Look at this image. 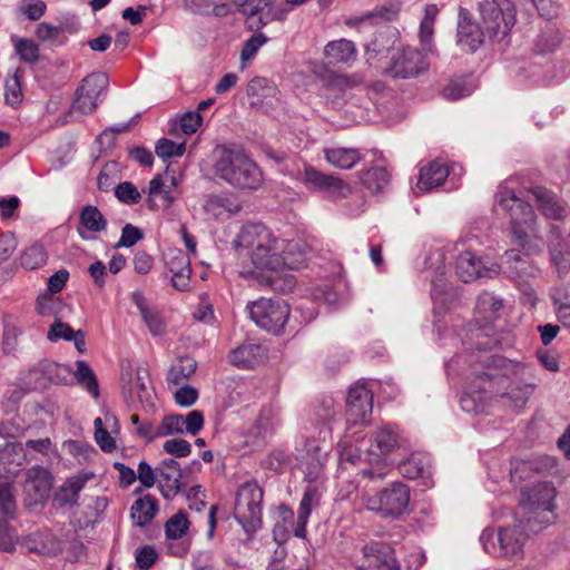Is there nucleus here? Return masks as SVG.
Segmentation results:
<instances>
[{"label": "nucleus", "instance_id": "ddd939ff", "mask_svg": "<svg viewBox=\"0 0 570 570\" xmlns=\"http://www.w3.org/2000/svg\"><path fill=\"white\" fill-rule=\"evenodd\" d=\"M489 39V33L485 26H480L473 20L471 12L468 9L460 8L458 28H456V42L462 50L466 52L476 51Z\"/></svg>", "mask_w": 570, "mask_h": 570}, {"label": "nucleus", "instance_id": "e433bc0d", "mask_svg": "<svg viewBox=\"0 0 570 570\" xmlns=\"http://www.w3.org/2000/svg\"><path fill=\"white\" fill-rule=\"evenodd\" d=\"M73 375L77 383L83 386L89 394L95 399L99 397L100 391L96 374L86 361L79 360L76 362Z\"/></svg>", "mask_w": 570, "mask_h": 570}, {"label": "nucleus", "instance_id": "de8ad7c7", "mask_svg": "<svg viewBox=\"0 0 570 570\" xmlns=\"http://www.w3.org/2000/svg\"><path fill=\"white\" fill-rule=\"evenodd\" d=\"M40 368L48 375V379L56 384H63L67 382V376L72 372L69 365L59 364L56 362L43 361L40 363Z\"/></svg>", "mask_w": 570, "mask_h": 570}, {"label": "nucleus", "instance_id": "f8f14e48", "mask_svg": "<svg viewBox=\"0 0 570 570\" xmlns=\"http://www.w3.org/2000/svg\"><path fill=\"white\" fill-rule=\"evenodd\" d=\"M455 273L463 283L478 278H492L500 273V267L490 258H479L472 252H463L455 264Z\"/></svg>", "mask_w": 570, "mask_h": 570}, {"label": "nucleus", "instance_id": "7c9ffc66", "mask_svg": "<svg viewBox=\"0 0 570 570\" xmlns=\"http://www.w3.org/2000/svg\"><path fill=\"white\" fill-rule=\"evenodd\" d=\"M448 176V167L438 160H433L420 169L417 188L423 191H429L442 185Z\"/></svg>", "mask_w": 570, "mask_h": 570}, {"label": "nucleus", "instance_id": "13d9d810", "mask_svg": "<svg viewBox=\"0 0 570 570\" xmlns=\"http://www.w3.org/2000/svg\"><path fill=\"white\" fill-rule=\"evenodd\" d=\"M135 558L140 570H149L156 563L158 553L153 546H144L136 550Z\"/></svg>", "mask_w": 570, "mask_h": 570}, {"label": "nucleus", "instance_id": "c85d7f7f", "mask_svg": "<svg viewBox=\"0 0 570 570\" xmlns=\"http://www.w3.org/2000/svg\"><path fill=\"white\" fill-rule=\"evenodd\" d=\"M321 499V493L315 487L308 485L303 494L297 511V520L294 528V535L301 539L306 537V525L312 512V508L317 505Z\"/></svg>", "mask_w": 570, "mask_h": 570}, {"label": "nucleus", "instance_id": "1a4fd4ad", "mask_svg": "<svg viewBox=\"0 0 570 570\" xmlns=\"http://www.w3.org/2000/svg\"><path fill=\"white\" fill-rule=\"evenodd\" d=\"M247 309L257 326L275 335L283 332L291 314L288 304L281 298H261L249 303Z\"/></svg>", "mask_w": 570, "mask_h": 570}, {"label": "nucleus", "instance_id": "58836bf2", "mask_svg": "<svg viewBox=\"0 0 570 570\" xmlns=\"http://www.w3.org/2000/svg\"><path fill=\"white\" fill-rule=\"evenodd\" d=\"M400 472L409 479L424 478L428 471V460L420 453H414L400 465Z\"/></svg>", "mask_w": 570, "mask_h": 570}, {"label": "nucleus", "instance_id": "0e129e2a", "mask_svg": "<svg viewBox=\"0 0 570 570\" xmlns=\"http://www.w3.org/2000/svg\"><path fill=\"white\" fill-rule=\"evenodd\" d=\"M141 316L153 335H161L165 332V325L158 313L139 305Z\"/></svg>", "mask_w": 570, "mask_h": 570}, {"label": "nucleus", "instance_id": "c9c22d12", "mask_svg": "<svg viewBox=\"0 0 570 570\" xmlns=\"http://www.w3.org/2000/svg\"><path fill=\"white\" fill-rule=\"evenodd\" d=\"M332 174H325L317 170L313 166H304L299 173V180L306 186L307 189L313 191L323 193L328 187V181H332Z\"/></svg>", "mask_w": 570, "mask_h": 570}, {"label": "nucleus", "instance_id": "f3484780", "mask_svg": "<svg viewBox=\"0 0 570 570\" xmlns=\"http://www.w3.org/2000/svg\"><path fill=\"white\" fill-rule=\"evenodd\" d=\"M156 472L163 497L167 500L175 498L183 488L179 463L173 458L165 459L156 466Z\"/></svg>", "mask_w": 570, "mask_h": 570}, {"label": "nucleus", "instance_id": "69168bd1", "mask_svg": "<svg viewBox=\"0 0 570 570\" xmlns=\"http://www.w3.org/2000/svg\"><path fill=\"white\" fill-rule=\"evenodd\" d=\"M433 32H434V24L424 21H421L420 24V43L422 46V50L426 53H430L431 56L436 53L434 43H433Z\"/></svg>", "mask_w": 570, "mask_h": 570}, {"label": "nucleus", "instance_id": "338daca9", "mask_svg": "<svg viewBox=\"0 0 570 570\" xmlns=\"http://www.w3.org/2000/svg\"><path fill=\"white\" fill-rule=\"evenodd\" d=\"M46 8V3L41 0H24L20 4L19 10L28 19L38 20L45 14Z\"/></svg>", "mask_w": 570, "mask_h": 570}, {"label": "nucleus", "instance_id": "c03bdc74", "mask_svg": "<svg viewBox=\"0 0 570 570\" xmlns=\"http://www.w3.org/2000/svg\"><path fill=\"white\" fill-rule=\"evenodd\" d=\"M17 510L12 483L0 481V514L4 519L14 518Z\"/></svg>", "mask_w": 570, "mask_h": 570}, {"label": "nucleus", "instance_id": "6e6d98bb", "mask_svg": "<svg viewBox=\"0 0 570 570\" xmlns=\"http://www.w3.org/2000/svg\"><path fill=\"white\" fill-rule=\"evenodd\" d=\"M472 87H468L464 79H452L443 88V97L448 100H458L472 92Z\"/></svg>", "mask_w": 570, "mask_h": 570}, {"label": "nucleus", "instance_id": "9d476101", "mask_svg": "<svg viewBox=\"0 0 570 570\" xmlns=\"http://www.w3.org/2000/svg\"><path fill=\"white\" fill-rule=\"evenodd\" d=\"M109 79L104 72H95L86 77L77 88L70 112L88 115L98 107V101L106 94Z\"/></svg>", "mask_w": 570, "mask_h": 570}, {"label": "nucleus", "instance_id": "a211bd4d", "mask_svg": "<svg viewBox=\"0 0 570 570\" xmlns=\"http://www.w3.org/2000/svg\"><path fill=\"white\" fill-rule=\"evenodd\" d=\"M165 263L173 274V286L179 291H186L189 287L191 275L189 256L181 249H169L165 254Z\"/></svg>", "mask_w": 570, "mask_h": 570}, {"label": "nucleus", "instance_id": "9b49d317", "mask_svg": "<svg viewBox=\"0 0 570 570\" xmlns=\"http://www.w3.org/2000/svg\"><path fill=\"white\" fill-rule=\"evenodd\" d=\"M430 53L415 48H406L392 56L385 73L393 78H413L428 71Z\"/></svg>", "mask_w": 570, "mask_h": 570}, {"label": "nucleus", "instance_id": "6ab92c4d", "mask_svg": "<svg viewBox=\"0 0 570 570\" xmlns=\"http://www.w3.org/2000/svg\"><path fill=\"white\" fill-rule=\"evenodd\" d=\"M527 528L529 529L528 524ZM528 538L523 521L513 527L501 528L498 533L499 553L498 556L514 558L522 554V547Z\"/></svg>", "mask_w": 570, "mask_h": 570}, {"label": "nucleus", "instance_id": "e2e57ef3", "mask_svg": "<svg viewBox=\"0 0 570 570\" xmlns=\"http://www.w3.org/2000/svg\"><path fill=\"white\" fill-rule=\"evenodd\" d=\"M163 449L166 453L176 458L188 456L191 452V445L184 439H169L164 442Z\"/></svg>", "mask_w": 570, "mask_h": 570}, {"label": "nucleus", "instance_id": "603ef678", "mask_svg": "<svg viewBox=\"0 0 570 570\" xmlns=\"http://www.w3.org/2000/svg\"><path fill=\"white\" fill-rule=\"evenodd\" d=\"M16 53L20 59L28 63H33L39 59V47L30 39H19L14 42Z\"/></svg>", "mask_w": 570, "mask_h": 570}, {"label": "nucleus", "instance_id": "ea45409f", "mask_svg": "<svg viewBox=\"0 0 570 570\" xmlns=\"http://www.w3.org/2000/svg\"><path fill=\"white\" fill-rule=\"evenodd\" d=\"M47 262V253L45 247L39 243L28 246L20 256V264L26 269H37Z\"/></svg>", "mask_w": 570, "mask_h": 570}, {"label": "nucleus", "instance_id": "20e7f679", "mask_svg": "<svg viewBox=\"0 0 570 570\" xmlns=\"http://www.w3.org/2000/svg\"><path fill=\"white\" fill-rule=\"evenodd\" d=\"M473 354H460L446 363L448 373L458 372L464 377L468 391L461 396L460 404L465 412H476V401L483 400V394L494 392L493 385L498 376L492 372L482 371L474 364Z\"/></svg>", "mask_w": 570, "mask_h": 570}, {"label": "nucleus", "instance_id": "09e8293b", "mask_svg": "<svg viewBox=\"0 0 570 570\" xmlns=\"http://www.w3.org/2000/svg\"><path fill=\"white\" fill-rule=\"evenodd\" d=\"M23 71L21 69H17L13 76L6 81V102L12 107H16L20 104L22 98L21 91V78Z\"/></svg>", "mask_w": 570, "mask_h": 570}, {"label": "nucleus", "instance_id": "f03ea898", "mask_svg": "<svg viewBox=\"0 0 570 570\" xmlns=\"http://www.w3.org/2000/svg\"><path fill=\"white\" fill-rule=\"evenodd\" d=\"M233 243L237 249L246 250L259 276L271 268L297 269L305 264L303 254H295L298 243L277 238L262 224L245 225Z\"/></svg>", "mask_w": 570, "mask_h": 570}, {"label": "nucleus", "instance_id": "052dcab7", "mask_svg": "<svg viewBox=\"0 0 570 570\" xmlns=\"http://www.w3.org/2000/svg\"><path fill=\"white\" fill-rule=\"evenodd\" d=\"M170 191H171L170 188L165 185L161 176L160 175L155 176L149 181L148 199H147L149 207L150 208L157 207V205L154 203V197H156L158 195H164V197L167 200H171V198L169 196Z\"/></svg>", "mask_w": 570, "mask_h": 570}, {"label": "nucleus", "instance_id": "aec40b11", "mask_svg": "<svg viewBox=\"0 0 570 570\" xmlns=\"http://www.w3.org/2000/svg\"><path fill=\"white\" fill-rule=\"evenodd\" d=\"M203 208L213 218L224 220L239 213L242 205L232 194L222 193L206 196Z\"/></svg>", "mask_w": 570, "mask_h": 570}, {"label": "nucleus", "instance_id": "f704fd0d", "mask_svg": "<svg viewBox=\"0 0 570 570\" xmlns=\"http://www.w3.org/2000/svg\"><path fill=\"white\" fill-rule=\"evenodd\" d=\"M158 510L157 500L150 494L137 499L131 507V518L138 527H145Z\"/></svg>", "mask_w": 570, "mask_h": 570}, {"label": "nucleus", "instance_id": "393cba45", "mask_svg": "<svg viewBox=\"0 0 570 570\" xmlns=\"http://www.w3.org/2000/svg\"><path fill=\"white\" fill-rule=\"evenodd\" d=\"M267 357V351L263 345L248 343L238 346L229 354V362L240 368H253Z\"/></svg>", "mask_w": 570, "mask_h": 570}, {"label": "nucleus", "instance_id": "2f4dec72", "mask_svg": "<svg viewBox=\"0 0 570 570\" xmlns=\"http://www.w3.org/2000/svg\"><path fill=\"white\" fill-rule=\"evenodd\" d=\"M326 161L338 169H351L361 159V153L357 148L350 147H328L324 149Z\"/></svg>", "mask_w": 570, "mask_h": 570}, {"label": "nucleus", "instance_id": "4468645a", "mask_svg": "<svg viewBox=\"0 0 570 570\" xmlns=\"http://www.w3.org/2000/svg\"><path fill=\"white\" fill-rule=\"evenodd\" d=\"M363 562L366 570H401L391 544L371 540L361 548Z\"/></svg>", "mask_w": 570, "mask_h": 570}, {"label": "nucleus", "instance_id": "774afa93", "mask_svg": "<svg viewBox=\"0 0 570 570\" xmlns=\"http://www.w3.org/2000/svg\"><path fill=\"white\" fill-rule=\"evenodd\" d=\"M185 432L191 435H196L204 428V414L202 411L194 410L187 415H183Z\"/></svg>", "mask_w": 570, "mask_h": 570}, {"label": "nucleus", "instance_id": "cd10ccee", "mask_svg": "<svg viewBox=\"0 0 570 570\" xmlns=\"http://www.w3.org/2000/svg\"><path fill=\"white\" fill-rule=\"evenodd\" d=\"M107 228V220L97 206L86 205L79 214V236L87 240L90 236L87 233H101Z\"/></svg>", "mask_w": 570, "mask_h": 570}, {"label": "nucleus", "instance_id": "a18cd8bd", "mask_svg": "<svg viewBox=\"0 0 570 570\" xmlns=\"http://www.w3.org/2000/svg\"><path fill=\"white\" fill-rule=\"evenodd\" d=\"M561 42L560 32L552 26H548L537 38L534 49L539 53L553 51Z\"/></svg>", "mask_w": 570, "mask_h": 570}, {"label": "nucleus", "instance_id": "0eeeda50", "mask_svg": "<svg viewBox=\"0 0 570 570\" xmlns=\"http://www.w3.org/2000/svg\"><path fill=\"white\" fill-rule=\"evenodd\" d=\"M409 502L410 489L402 482H393L390 487L363 495L364 507L383 518H399L406 511Z\"/></svg>", "mask_w": 570, "mask_h": 570}, {"label": "nucleus", "instance_id": "864d4df0", "mask_svg": "<svg viewBox=\"0 0 570 570\" xmlns=\"http://www.w3.org/2000/svg\"><path fill=\"white\" fill-rule=\"evenodd\" d=\"M268 41V37L262 32H257L253 35L249 39H247L243 46L240 51V59L243 62L252 60L258 50L266 45Z\"/></svg>", "mask_w": 570, "mask_h": 570}, {"label": "nucleus", "instance_id": "680f3d73", "mask_svg": "<svg viewBox=\"0 0 570 570\" xmlns=\"http://www.w3.org/2000/svg\"><path fill=\"white\" fill-rule=\"evenodd\" d=\"M142 237H144V235L138 227H136L131 224H126L122 227L121 236H120L119 240L117 242V244L115 245V247L116 248L132 247L140 239H142Z\"/></svg>", "mask_w": 570, "mask_h": 570}, {"label": "nucleus", "instance_id": "72a5a7b5", "mask_svg": "<svg viewBox=\"0 0 570 570\" xmlns=\"http://www.w3.org/2000/svg\"><path fill=\"white\" fill-rule=\"evenodd\" d=\"M532 195L544 216L551 219L563 217L566 209L559 205L557 197L543 187L532 189Z\"/></svg>", "mask_w": 570, "mask_h": 570}, {"label": "nucleus", "instance_id": "4be33fe9", "mask_svg": "<svg viewBox=\"0 0 570 570\" xmlns=\"http://www.w3.org/2000/svg\"><path fill=\"white\" fill-rule=\"evenodd\" d=\"M94 478L91 472H79L66 480L55 494L53 502L59 508L73 507L78 503L80 491Z\"/></svg>", "mask_w": 570, "mask_h": 570}, {"label": "nucleus", "instance_id": "dca6fc26", "mask_svg": "<svg viewBox=\"0 0 570 570\" xmlns=\"http://www.w3.org/2000/svg\"><path fill=\"white\" fill-rule=\"evenodd\" d=\"M373 410V394L365 384L351 386L346 397L347 422L357 424L364 422Z\"/></svg>", "mask_w": 570, "mask_h": 570}, {"label": "nucleus", "instance_id": "473e14b6", "mask_svg": "<svg viewBox=\"0 0 570 570\" xmlns=\"http://www.w3.org/2000/svg\"><path fill=\"white\" fill-rule=\"evenodd\" d=\"M324 55L330 63H350L356 58V48L351 40H334L325 46Z\"/></svg>", "mask_w": 570, "mask_h": 570}, {"label": "nucleus", "instance_id": "5701e85b", "mask_svg": "<svg viewBox=\"0 0 570 570\" xmlns=\"http://www.w3.org/2000/svg\"><path fill=\"white\" fill-rule=\"evenodd\" d=\"M326 456L327 451L320 446L315 441L306 442L305 453L301 455L299 465L309 482L320 476L326 461Z\"/></svg>", "mask_w": 570, "mask_h": 570}, {"label": "nucleus", "instance_id": "412c9836", "mask_svg": "<svg viewBox=\"0 0 570 570\" xmlns=\"http://www.w3.org/2000/svg\"><path fill=\"white\" fill-rule=\"evenodd\" d=\"M397 13L399 6L389 3L364 14L350 17L345 20V24L361 31L366 28H374L380 23L393 21Z\"/></svg>", "mask_w": 570, "mask_h": 570}, {"label": "nucleus", "instance_id": "8fccbe9b", "mask_svg": "<svg viewBox=\"0 0 570 570\" xmlns=\"http://www.w3.org/2000/svg\"><path fill=\"white\" fill-rule=\"evenodd\" d=\"M188 519L186 514L178 512L174 514L165 524V532L168 539H181L188 530Z\"/></svg>", "mask_w": 570, "mask_h": 570}, {"label": "nucleus", "instance_id": "f257e3e1", "mask_svg": "<svg viewBox=\"0 0 570 570\" xmlns=\"http://www.w3.org/2000/svg\"><path fill=\"white\" fill-rule=\"evenodd\" d=\"M511 184L512 180H505L499 185L494 204L510 215L512 242L524 255L517 249H509L502 256L499 267L508 277L519 281L534 277L539 273L528 256L539 254L542 242L532 206L517 196Z\"/></svg>", "mask_w": 570, "mask_h": 570}, {"label": "nucleus", "instance_id": "c756f323", "mask_svg": "<svg viewBox=\"0 0 570 570\" xmlns=\"http://www.w3.org/2000/svg\"><path fill=\"white\" fill-rule=\"evenodd\" d=\"M399 443V432L392 425L380 426L371 436L368 452L381 456L390 453Z\"/></svg>", "mask_w": 570, "mask_h": 570}, {"label": "nucleus", "instance_id": "6e6552de", "mask_svg": "<svg viewBox=\"0 0 570 570\" xmlns=\"http://www.w3.org/2000/svg\"><path fill=\"white\" fill-rule=\"evenodd\" d=\"M264 492L256 481H247L236 492L234 517L247 533L262 527V502Z\"/></svg>", "mask_w": 570, "mask_h": 570}, {"label": "nucleus", "instance_id": "2eb2a0df", "mask_svg": "<svg viewBox=\"0 0 570 570\" xmlns=\"http://www.w3.org/2000/svg\"><path fill=\"white\" fill-rule=\"evenodd\" d=\"M26 475L23 483L26 505L42 504L49 498L52 487L50 472L46 468L35 465L27 471Z\"/></svg>", "mask_w": 570, "mask_h": 570}, {"label": "nucleus", "instance_id": "7ed1b4c3", "mask_svg": "<svg viewBox=\"0 0 570 570\" xmlns=\"http://www.w3.org/2000/svg\"><path fill=\"white\" fill-rule=\"evenodd\" d=\"M213 170L217 178L237 189H256L263 180L257 164L240 149H217Z\"/></svg>", "mask_w": 570, "mask_h": 570}, {"label": "nucleus", "instance_id": "4c0bfd02", "mask_svg": "<svg viewBox=\"0 0 570 570\" xmlns=\"http://www.w3.org/2000/svg\"><path fill=\"white\" fill-rule=\"evenodd\" d=\"M502 306V301L499 297L492 293L485 292L479 295L475 309L481 320L492 322Z\"/></svg>", "mask_w": 570, "mask_h": 570}, {"label": "nucleus", "instance_id": "79ce46f5", "mask_svg": "<svg viewBox=\"0 0 570 570\" xmlns=\"http://www.w3.org/2000/svg\"><path fill=\"white\" fill-rule=\"evenodd\" d=\"M390 175L382 167L371 168L361 175L362 184L372 193L381 191L389 183Z\"/></svg>", "mask_w": 570, "mask_h": 570}, {"label": "nucleus", "instance_id": "a878e982", "mask_svg": "<svg viewBox=\"0 0 570 570\" xmlns=\"http://www.w3.org/2000/svg\"><path fill=\"white\" fill-rule=\"evenodd\" d=\"M550 234L549 254L551 264L560 275L566 274L570 269V248L557 226L551 227Z\"/></svg>", "mask_w": 570, "mask_h": 570}, {"label": "nucleus", "instance_id": "bb28decb", "mask_svg": "<svg viewBox=\"0 0 570 570\" xmlns=\"http://www.w3.org/2000/svg\"><path fill=\"white\" fill-rule=\"evenodd\" d=\"M288 266L271 268L259 276L261 284L269 287L274 292L287 294L296 285L295 276L289 272Z\"/></svg>", "mask_w": 570, "mask_h": 570}, {"label": "nucleus", "instance_id": "423d86ee", "mask_svg": "<svg viewBox=\"0 0 570 570\" xmlns=\"http://www.w3.org/2000/svg\"><path fill=\"white\" fill-rule=\"evenodd\" d=\"M489 40L504 39L515 23V7L511 0H474Z\"/></svg>", "mask_w": 570, "mask_h": 570}, {"label": "nucleus", "instance_id": "49530a36", "mask_svg": "<svg viewBox=\"0 0 570 570\" xmlns=\"http://www.w3.org/2000/svg\"><path fill=\"white\" fill-rule=\"evenodd\" d=\"M322 194L328 200L340 202L352 194V188L346 181L334 175L332 181H328V187Z\"/></svg>", "mask_w": 570, "mask_h": 570}, {"label": "nucleus", "instance_id": "b1692460", "mask_svg": "<svg viewBox=\"0 0 570 570\" xmlns=\"http://www.w3.org/2000/svg\"><path fill=\"white\" fill-rule=\"evenodd\" d=\"M26 462V452L20 443L7 442L0 448V478L18 474Z\"/></svg>", "mask_w": 570, "mask_h": 570}, {"label": "nucleus", "instance_id": "3c124183", "mask_svg": "<svg viewBox=\"0 0 570 570\" xmlns=\"http://www.w3.org/2000/svg\"><path fill=\"white\" fill-rule=\"evenodd\" d=\"M185 150V142L176 144L175 141L167 138L159 139L155 148L157 156L164 160L171 157L183 156Z\"/></svg>", "mask_w": 570, "mask_h": 570}, {"label": "nucleus", "instance_id": "37998d69", "mask_svg": "<svg viewBox=\"0 0 570 570\" xmlns=\"http://www.w3.org/2000/svg\"><path fill=\"white\" fill-rule=\"evenodd\" d=\"M195 371L196 362L189 357H183L169 368L167 382L177 385L194 374Z\"/></svg>", "mask_w": 570, "mask_h": 570}, {"label": "nucleus", "instance_id": "bf43d9fd", "mask_svg": "<svg viewBox=\"0 0 570 570\" xmlns=\"http://www.w3.org/2000/svg\"><path fill=\"white\" fill-rule=\"evenodd\" d=\"M160 436H167L171 434L184 433V419L180 414L167 415L161 420L160 423Z\"/></svg>", "mask_w": 570, "mask_h": 570}, {"label": "nucleus", "instance_id": "a19ab883", "mask_svg": "<svg viewBox=\"0 0 570 570\" xmlns=\"http://www.w3.org/2000/svg\"><path fill=\"white\" fill-rule=\"evenodd\" d=\"M22 331L19 326L17 317L10 314L3 316V351L11 353L16 351L18 346L19 336Z\"/></svg>", "mask_w": 570, "mask_h": 570}, {"label": "nucleus", "instance_id": "4d7b16f0", "mask_svg": "<svg viewBox=\"0 0 570 570\" xmlns=\"http://www.w3.org/2000/svg\"><path fill=\"white\" fill-rule=\"evenodd\" d=\"M76 331L72 330L67 323H63L60 318H55V322L50 325L47 333V340L51 343H56L60 340L71 341V337Z\"/></svg>", "mask_w": 570, "mask_h": 570}, {"label": "nucleus", "instance_id": "5fc2aeb1", "mask_svg": "<svg viewBox=\"0 0 570 570\" xmlns=\"http://www.w3.org/2000/svg\"><path fill=\"white\" fill-rule=\"evenodd\" d=\"M116 197L124 204L134 205L140 202L141 195L137 187L130 181L118 184L115 189Z\"/></svg>", "mask_w": 570, "mask_h": 570}, {"label": "nucleus", "instance_id": "39448f33", "mask_svg": "<svg viewBox=\"0 0 570 570\" xmlns=\"http://www.w3.org/2000/svg\"><path fill=\"white\" fill-rule=\"evenodd\" d=\"M556 488L549 482H540L521 492L520 509L527 517L529 532H538L554 519Z\"/></svg>", "mask_w": 570, "mask_h": 570}]
</instances>
